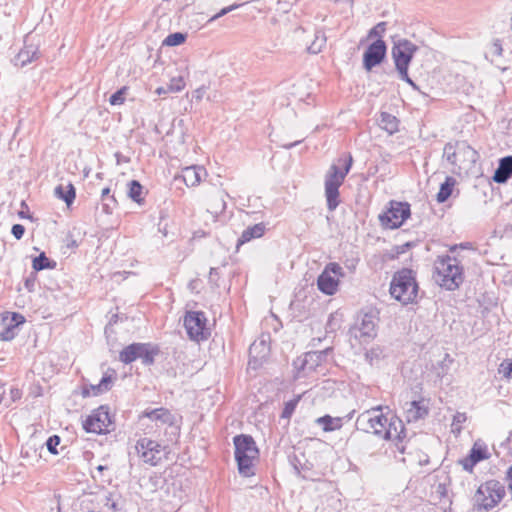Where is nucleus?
<instances>
[{
    "label": "nucleus",
    "mask_w": 512,
    "mask_h": 512,
    "mask_svg": "<svg viewBox=\"0 0 512 512\" xmlns=\"http://www.w3.org/2000/svg\"><path fill=\"white\" fill-rule=\"evenodd\" d=\"M356 427L379 438L394 441L397 450L405 453L406 432L402 420L395 416L388 418L381 406L362 412L356 419Z\"/></svg>",
    "instance_id": "1"
},
{
    "label": "nucleus",
    "mask_w": 512,
    "mask_h": 512,
    "mask_svg": "<svg viewBox=\"0 0 512 512\" xmlns=\"http://www.w3.org/2000/svg\"><path fill=\"white\" fill-rule=\"evenodd\" d=\"M434 268V279L441 287L453 291L463 283V267L457 258L449 255L439 256Z\"/></svg>",
    "instance_id": "2"
},
{
    "label": "nucleus",
    "mask_w": 512,
    "mask_h": 512,
    "mask_svg": "<svg viewBox=\"0 0 512 512\" xmlns=\"http://www.w3.org/2000/svg\"><path fill=\"white\" fill-rule=\"evenodd\" d=\"M352 162L351 155L346 159H339L338 163H342L343 168L341 169L338 164H332L325 175V197L329 211H334L340 203L339 188L349 173Z\"/></svg>",
    "instance_id": "3"
},
{
    "label": "nucleus",
    "mask_w": 512,
    "mask_h": 512,
    "mask_svg": "<svg viewBox=\"0 0 512 512\" xmlns=\"http://www.w3.org/2000/svg\"><path fill=\"white\" fill-rule=\"evenodd\" d=\"M235 446V459L239 473L244 477H251L254 472V461L259 457V450L251 435L241 434L233 439Z\"/></svg>",
    "instance_id": "4"
},
{
    "label": "nucleus",
    "mask_w": 512,
    "mask_h": 512,
    "mask_svg": "<svg viewBox=\"0 0 512 512\" xmlns=\"http://www.w3.org/2000/svg\"><path fill=\"white\" fill-rule=\"evenodd\" d=\"M389 291L391 296L402 304L413 302L418 292V285L413 271L410 269H402L396 272L390 283Z\"/></svg>",
    "instance_id": "5"
},
{
    "label": "nucleus",
    "mask_w": 512,
    "mask_h": 512,
    "mask_svg": "<svg viewBox=\"0 0 512 512\" xmlns=\"http://www.w3.org/2000/svg\"><path fill=\"white\" fill-rule=\"evenodd\" d=\"M505 496V487L497 480L481 484L474 495V506L478 511H489Z\"/></svg>",
    "instance_id": "6"
},
{
    "label": "nucleus",
    "mask_w": 512,
    "mask_h": 512,
    "mask_svg": "<svg viewBox=\"0 0 512 512\" xmlns=\"http://www.w3.org/2000/svg\"><path fill=\"white\" fill-rule=\"evenodd\" d=\"M160 353L157 345L152 343H132L123 348L119 354V360L124 364H130L140 359L144 365H152L155 356Z\"/></svg>",
    "instance_id": "7"
},
{
    "label": "nucleus",
    "mask_w": 512,
    "mask_h": 512,
    "mask_svg": "<svg viewBox=\"0 0 512 512\" xmlns=\"http://www.w3.org/2000/svg\"><path fill=\"white\" fill-rule=\"evenodd\" d=\"M379 317L376 310L370 309L362 312L357 317V322L351 332L361 342L368 343L377 336Z\"/></svg>",
    "instance_id": "8"
},
{
    "label": "nucleus",
    "mask_w": 512,
    "mask_h": 512,
    "mask_svg": "<svg viewBox=\"0 0 512 512\" xmlns=\"http://www.w3.org/2000/svg\"><path fill=\"white\" fill-rule=\"evenodd\" d=\"M344 275L343 268L338 263H328L317 278L318 289L326 295H334L338 290L339 278Z\"/></svg>",
    "instance_id": "9"
},
{
    "label": "nucleus",
    "mask_w": 512,
    "mask_h": 512,
    "mask_svg": "<svg viewBox=\"0 0 512 512\" xmlns=\"http://www.w3.org/2000/svg\"><path fill=\"white\" fill-rule=\"evenodd\" d=\"M410 214L408 203L391 201L390 208L379 215V221L385 229H396L403 224Z\"/></svg>",
    "instance_id": "10"
},
{
    "label": "nucleus",
    "mask_w": 512,
    "mask_h": 512,
    "mask_svg": "<svg viewBox=\"0 0 512 512\" xmlns=\"http://www.w3.org/2000/svg\"><path fill=\"white\" fill-rule=\"evenodd\" d=\"M207 318L201 311H189L184 317V326L190 339L195 341L205 340L210 332L206 327Z\"/></svg>",
    "instance_id": "11"
},
{
    "label": "nucleus",
    "mask_w": 512,
    "mask_h": 512,
    "mask_svg": "<svg viewBox=\"0 0 512 512\" xmlns=\"http://www.w3.org/2000/svg\"><path fill=\"white\" fill-rule=\"evenodd\" d=\"M138 456L143 462L156 466L165 456V447L149 438H141L135 445Z\"/></svg>",
    "instance_id": "12"
},
{
    "label": "nucleus",
    "mask_w": 512,
    "mask_h": 512,
    "mask_svg": "<svg viewBox=\"0 0 512 512\" xmlns=\"http://www.w3.org/2000/svg\"><path fill=\"white\" fill-rule=\"evenodd\" d=\"M417 49V46L407 39L395 43L392 48V57L397 71L408 69Z\"/></svg>",
    "instance_id": "13"
},
{
    "label": "nucleus",
    "mask_w": 512,
    "mask_h": 512,
    "mask_svg": "<svg viewBox=\"0 0 512 512\" xmlns=\"http://www.w3.org/2000/svg\"><path fill=\"white\" fill-rule=\"evenodd\" d=\"M111 424L108 408L101 406L84 421L83 428L89 433H105Z\"/></svg>",
    "instance_id": "14"
},
{
    "label": "nucleus",
    "mask_w": 512,
    "mask_h": 512,
    "mask_svg": "<svg viewBox=\"0 0 512 512\" xmlns=\"http://www.w3.org/2000/svg\"><path fill=\"white\" fill-rule=\"evenodd\" d=\"M489 458L490 453L488 451L487 445L481 440H477L474 442L468 456L460 459L459 464L465 471L471 473L477 463Z\"/></svg>",
    "instance_id": "15"
},
{
    "label": "nucleus",
    "mask_w": 512,
    "mask_h": 512,
    "mask_svg": "<svg viewBox=\"0 0 512 512\" xmlns=\"http://www.w3.org/2000/svg\"><path fill=\"white\" fill-rule=\"evenodd\" d=\"M386 44L382 39H377L371 43L363 55V66L367 71H371L373 67L379 65L386 55Z\"/></svg>",
    "instance_id": "16"
},
{
    "label": "nucleus",
    "mask_w": 512,
    "mask_h": 512,
    "mask_svg": "<svg viewBox=\"0 0 512 512\" xmlns=\"http://www.w3.org/2000/svg\"><path fill=\"white\" fill-rule=\"evenodd\" d=\"M25 322L24 316L19 313H11L2 319V329L0 330V340L10 341L18 333V326Z\"/></svg>",
    "instance_id": "17"
},
{
    "label": "nucleus",
    "mask_w": 512,
    "mask_h": 512,
    "mask_svg": "<svg viewBox=\"0 0 512 512\" xmlns=\"http://www.w3.org/2000/svg\"><path fill=\"white\" fill-rule=\"evenodd\" d=\"M207 175L204 167L193 165L181 169V173L175 176V181H183L187 187H195L200 184Z\"/></svg>",
    "instance_id": "18"
},
{
    "label": "nucleus",
    "mask_w": 512,
    "mask_h": 512,
    "mask_svg": "<svg viewBox=\"0 0 512 512\" xmlns=\"http://www.w3.org/2000/svg\"><path fill=\"white\" fill-rule=\"evenodd\" d=\"M429 413V408L424 400L406 403L405 415L409 423L424 419Z\"/></svg>",
    "instance_id": "19"
},
{
    "label": "nucleus",
    "mask_w": 512,
    "mask_h": 512,
    "mask_svg": "<svg viewBox=\"0 0 512 512\" xmlns=\"http://www.w3.org/2000/svg\"><path fill=\"white\" fill-rule=\"evenodd\" d=\"M226 193L216 190L209 196L207 212L215 219L226 210Z\"/></svg>",
    "instance_id": "20"
},
{
    "label": "nucleus",
    "mask_w": 512,
    "mask_h": 512,
    "mask_svg": "<svg viewBox=\"0 0 512 512\" xmlns=\"http://www.w3.org/2000/svg\"><path fill=\"white\" fill-rule=\"evenodd\" d=\"M28 39L29 37L27 36L24 47L14 58V64L16 66L24 67L38 58V47L34 44H28Z\"/></svg>",
    "instance_id": "21"
},
{
    "label": "nucleus",
    "mask_w": 512,
    "mask_h": 512,
    "mask_svg": "<svg viewBox=\"0 0 512 512\" xmlns=\"http://www.w3.org/2000/svg\"><path fill=\"white\" fill-rule=\"evenodd\" d=\"M142 417L149 418L157 425H173L175 421L174 415L166 408L147 409L142 413Z\"/></svg>",
    "instance_id": "22"
},
{
    "label": "nucleus",
    "mask_w": 512,
    "mask_h": 512,
    "mask_svg": "<svg viewBox=\"0 0 512 512\" xmlns=\"http://www.w3.org/2000/svg\"><path fill=\"white\" fill-rule=\"evenodd\" d=\"M512 177V156H505L500 159L498 167L496 168L493 180L496 183H506Z\"/></svg>",
    "instance_id": "23"
},
{
    "label": "nucleus",
    "mask_w": 512,
    "mask_h": 512,
    "mask_svg": "<svg viewBox=\"0 0 512 512\" xmlns=\"http://www.w3.org/2000/svg\"><path fill=\"white\" fill-rule=\"evenodd\" d=\"M459 168H467L472 164H475L478 159V153L466 142H459Z\"/></svg>",
    "instance_id": "24"
},
{
    "label": "nucleus",
    "mask_w": 512,
    "mask_h": 512,
    "mask_svg": "<svg viewBox=\"0 0 512 512\" xmlns=\"http://www.w3.org/2000/svg\"><path fill=\"white\" fill-rule=\"evenodd\" d=\"M112 382L113 380L110 375H104L98 384L84 386L82 390V395L84 397L98 396L104 392L109 391L112 387Z\"/></svg>",
    "instance_id": "25"
},
{
    "label": "nucleus",
    "mask_w": 512,
    "mask_h": 512,
    "mask_svg": "<svg viewBox=\"0 0 512 512\" xmlns=\"http://www.w3.org/2000/svg\"><path fill=\"white\" fill-rule=\"evenodd\" d=\"M265 230L266 226L264 223H257L253 226L247 227L242 232L240 238L237 241V248L253 239L262 237L265 233Z\"/></svg>",
    "instance_id": "26"
},
{
    "label": "nucleus",
    "mask_w": 512,
    "mask_h": 512,
    "mask_svg": "<svg viewBox=\"0 0 512 512\" xmlns=\"http://www.w3.org/2000/svg\"><path fill=\"white\" fill-rule=\"evenodd\" d=\"M316 423L322 426V429L325 432H331L338 430L342 427V418L340 417H331L330 415H324L316 419Z\"/></svg>",
    "instance_id": "27"
},
{
    "label": "nucleus",
    "mask_w": 512,
    "mask_h": 512,
    "mask_svg": "<svg viewBox=\"0 0 512 512\" xmlns=\"http://www.w3.org/2000/svg\"><path fill=\"white\" fill-rule=\"evenodd\" d=\"M55 195L63 200L67 206H70L75 200L76 192L74 186L70 183L67 186L58 185L55 188Z\"/></svg>",
    "instance_id": "28"
},
{
    "label": "nucleus",
    "mask_w": 512,
    "mask_h": 512,
    "mask_svg": "<svg viewBox=\"0 0 512 512\" xmlns=\"http://www.w3.org/2000/svg\"><path fill=\"white\" fill-rule=\"evenodd\" d=\"M398 123L399 121L394 115L387 112H382L380 114L379 125L389 134H393L398 131Z\"/></svg>",
    "instance_id": "29"
},
{
    "label": "nucleus",
    "mask_w": 512,
    "mask_h": 512,
    "mask_svg": "<svg viewBox=\"0 0 512 512\" xmlns=\"http://www.w3.org/2000/svg\"><path fill=\"white\" fill-rule=\"evenodd\" d=\"M459 142L447 143L443 149V157L452 165L459 167Z\"/></svg>",
    "instance_id": "30"
},
{
    "label": "nucleus",
    "mask_w": 512,
    "mask_h": 512,
    "mask_svg": "<svg viewBox=\"0 0 512 512\" xmlns=\"http://www.w3.org/2000/svg\"><path fill=\"white\" fill-rule=\"evenodd\" d=\"M456 180L453 177H447L445 182L441 184L436 199L439 203L445 202L452 194Z\"/></svg>",
    "instance_id": "31"
},
{
    "label": "nucleus",
    "mask_w": 512,
    "mask_h": 512,
    "mask_svg": "<svg viewBox=\"0 0 512 512\" xmlns=\"http://www.w3.org/2000/svg\"><path fill=\"white\" fill-rule=\"evenodd\" d=\"M143 187L137 180H132L128 183V196L136 203L141 204Z\"/></svg>",
    "instance_id": "32"
},
{
    "label": "nucleus",
    "mask_w": 512,
    "mask_h": 512,
    "mask_svg": "<svg viewBox=\"0 0 512 512\" xmlns=\"http://www.w3.org/2000/svg\"><path fill=\"white\" fill-rule=\"evenodd\" d=\"M325 44H326V36H325L324 32L317 31L315 33V39L313 40L311 45L308 47V51L312 54H318L319 52L322 51V48L325 46Z\"/></svg>",
    "instance_id": "33"
},
{
    "label": "nucleus",
    "mask_w": 512,
    "mask_h": 512,
    "mask_svg": "<svg viewBox=\"0 0 512 512\" xmlns=\"http://www.w3.org/2000/svg\"><path fill=\"white\" fill-rule=\"evenodd\" d=\"M467 421V415L466 413H462V412H457L454 417H453V420H452V423H451V432L455 435V436H459L460 433L462 432V425Z\"/></svg>",
    "instance_id": "34"
},
{
    "label": "nucleus",
    "mask_w": 512,
    "mask_h": 512,
    "mask_svg": "<svg viewBox=\"0 0 512 512\" xmlns=\"http://www.w3.org/2000/svg\"><path fill=\"white\" fill-rule=\"evenodd\" d=\"M32 266H33V269H35L36 271H40V270H44V269L52 267L50 265V260L48 259V257L45 255L44 252H42L39 256H37L33 259Z\"/></svg>",
    "instance_id": "35"
},
{
    "label": "nucleus",
    "mask_w": 512,
    "mask_h": 512,
    "mask_svg": "<svg viewBox=\"0 0 512 512\" xmlns=\"http://www.w3.org/2000/svg\"><path fill=\"white\" fill-rule=\"evenodd\" d=\"M186 39V36L182 33L176 32L168 35L165 40L164 44L168 46H177L182 44Z\"/></svg>",
    "instance_id": "36"
},
{
    "label": "nucleus",
    "mask_w": 512,
    "mask_h": 512,
    "mask_svg": "<svg viewBox=\"0 0 512 512\" xmlns=\"http://www.w3.org/2000/svg\"><path fill=\"white\" fill-rule=\"evenodd\" d=\"M128 88L122 87L118 91H116L114 94L110 96L109 102L111 105H121L125 101V95L127 93Z\"/></svg>",
    "instance_id": "37"
},
{
    "label": "nucleus",
    "mask_w": 512,
    "mask_h": 512,
    "mask_svg": "<svg viewBox=\"0 0 512 512\" xmlns=\"http://www.w3.org/2000/svg\"><path fill=\"white\" fill-rule=\"evenodd\" d=\"M185 87V81L183 77H174L170 80V83L168 85V90L170 92H180Z\"/></svg>",
    "instance_id": "38"
},
{
    "label": "nucleus",
    "mask_w": 512,
    "mask_h": 512,
    "mask_svg": "<svg viewBox=\"0 0 512 512\" xmlns=\"http://www.w3.org/2000/svg\"><path fill=\"white\" fill-rule=\"evenodd\" d=\"M59 444H60V437L58 435L50 436L48 438V440L46 441V446H47L48 451L54 455L58 454L56 447Z\"/></svg>",
    "instance_id": "39"
},
{
    "label": "nucleus",
    "mask_w": 512,
    "mask_h": 512,
    "mask_svg": "<svg viewBox=\"0 0 512 512\" xmlns=\"http://www.w3.org/2000/svg\"><path fill=\"white\" fill-rule=\"evenodd\" d=\"M297 403H298V399L291 400V401L287 402L283 409L282 417L289 418L292 415V413L294 412Z\"/></svg>",
    "instance_id": "40"
},
{
    "label": "nucleus",
    "mask_w": 512,
    "mask_h": 512,
    "mask_svg": "<svg viewBox=\"0 0 512 512\" xmlns=\"http://www.w3.org/2000/svg\"><path fill=\"white\" fill-rule=\"evenodd\" d=\"M240 5L239 4H232L230 6H227V7H224L223 9H221L217 14H215L213 17H211L209 19V22H213L215 21L216 19L228 14L229 12L237 9Z\"/></svg>",
    "instance_id": "41"
},
{
    "label": "nucleus",
    "mask_w": 512,
    "mask_h": 512,
    "mask_svg": "<svg viewBox=\"0 0 512 512\" xmlns=\"http://www.w3.org/2000/svg\"><path fill=\"white\" fill-rule=\"evenodd\" d=\"M397 72L401 80L408 83L414 90H419V87L416 85V83L409 77L408 69L399 70Z\"/></svg>",
    "instance_id": "42"
},
{
    "label": "nucleus",
    "mask_w": 512,
    "mask_h": 512,
    "mask_svg": "<svg viewBox=\"0 0 512 512\" xmlns=\"http://www.w3.org/2000/svg\"><path fill=\"white\" fill-rule=\"evenodd\" d=\"M385 22H380L378 23L375 27H373L370 31H369V34H368V37L372 38V37H380L382 35V33L385 31Z\"/></svg>",
    "instance_id": "43"
},
{
    "label": "nucleus",
    "mask_w": 512,
    "mask_h": 512,
    "mask_svg": "<svg viewBox=\"0 0 512 512\" xmlns=\"http://www.w3.org/2000/svg\"><path fill=\"white\" fill-rule=\"evenodd\" d=\"M12 235L17 239H21L25 233V228L21 224H14L11 229Z\"/></svg>",
    "instance_id": "44"
},
{
    "label": "nucleus",
    "mask_w": 512,
    "mask_h": 512,
    "mask_svg": "<svg viewBox=\"0 0 512 512\" xmlns=\"http://www.w3.org/2000/svg\"><path fill=\"white\" fill-rule=\"evenodd\" d=\"M259 347H262L263 350H266L267 349V346L265 344V341H260L259 343L257 342H254L251 346H250V349H249V352H250V355L252 356L253 353L259 348Z\"/></svg>",
    "instance_id": "45"
},
{
    "label": "nucleus",
    "mask_w": 512,
    "mask_h": 512,
    "mask_svg": "<svg viewBox=\"0 0 512 512\" xmlns=\"http://www.w3.org/2000/svg\"><path fill=\"white\" fill-rule=\"evenodd\" d=\"M218 277H219L218 269L217 268H211L210 269V273H209V281L211 283H215L216 284Z\"/></svg>",
    "instance_id": "46"
},
{
    "label": "nucleus",
    "mask_w": 512,
    "mask_h": 512,
    "mask_svg": "<svg viewBox=\"0 0 512 512\" xmlns=\"http://www.w3.org/2000/svg\"><path fill=\"white\" fill-rule=\"evenodd\" d=\"M204 93H205V87L203 86V87H200V88H198V89H196V90L194 91V95H193V97H194L197 101H200V100L203 98Z\"/></svg>",
    "instance_id": "47"
},
{
    "label": "nucleus",
    "mask_w": 512,
    "mask_h": 512,
    "mask_svg": "<svg viewBox=\"0 0 512 512\" xmlns=\"http://www.w3.org/2000/svg\"><path fill=\"white\" fill-rule=\"evenodd\" d=\"M302 142V140H297L295 142H292V143H285V144H282L281 147L282 148H285V149H291L292 147L300 144Z\"/></svg>",
    "instance_id": "48"
},
{
    "label": "nucleus",
    "mask_w": 512,
    "mask_h": 512,
    "mask_svg": "<svg viewBox=\"0 0 512 512\" xmlns=\"http://www.w3.org/2000/svg\"><path fill=\"white\" fill-rule=\"evenodd\" d=\"M504 376L507 378H512V362L508 364L505 368Z\"/></svg>",
    "instance_id": "49"
},
{
    "label": "nucleus",
    "mask_w": 512,
    "mask_h": 512,
    "mask_svg": "<svg viewBox=\"0 0 512 512\" xmlns=\"http://www.w3.org/2000/svg\"><path fill=\"white\" fill-rule=\"evenodd\" d=\"M158 95L166 94L167 92H170L167 88L164 87H158L155 91Z\"/></svg>",
    "instance_id": "50"
},
{
    "label": "nucleus",
    "mask_w": 512,
    "mask_h": 512,
    "mask_svg": "<svg viewBox=\"0 0 512 512\" xmlns=\"http://www.w3.org/2000/svg\"><path fill=\"white\" fill-rule=\"evenodd\" d=\"M308 357H312V355L311 354H306L305 359L303 360V363H302V369H305V366H306V364L308 362Z\"/></svg>",
    "instance_id": "51"
},
{
    "label": "nucleus",
    "mask_w": 512,
    "mask_h": 512,
    "mask_svg": "<svg viewBox=\"0 0 512 512\" xmlns=\"http://www.w3.org/2000/svg\"><path fill=\"white\" fill-rule=\"evenodd\" d=\"M109 193H110V189H109V188H104V189L102 190V194H101L102 198H104V197H106L107 195H109Z\"/></svg>",
    "instance_id": "52"
},
{
    "label": "nucleus",
    "mask_w": 512,
    "mask_h": 512,
    "mask_svg": "<svg viewBox=\"0 0 512 512\" xmlns=\"http://www.w3.org/2000/svg\"><path fill=\"white\" fill-rule=\"evenodd\" d=\"M495 48H496V51L499 55H501V52H502V47L500 44H495Z\"/></svg>",
    "instance_id": "53"
},
{
    "label": "nucleus",
    "mask_w": 512,
    "mask_h": 512,
    "mask_svg": "<svg viewBox=\"0 0 512 512\" xmlns=\"http://www.w3.org/2000/svg\"><path fill=\"white\" fill-rule=\"evenodd\" d=\"M104 469H105V467H104V466H102V465H99V466L97 467V470H98V471H103Z\"/></svg>",
    "instance_id": "54"
}]
</instances>
